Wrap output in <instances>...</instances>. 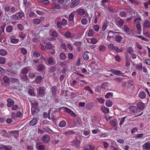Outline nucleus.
<instances>
[{"mask_svg":"<svg viewBox=\"0 0 150 150\" xmlns=\"http://www.w3.org/2000/svg\"><path fill=\"white\" fill-rule=\"evenodd\" d=\"M67 21L65 18H63L61 22L58 21H57V28L60 29L62 28V26H65L67 25Z\"/></svg>","mask_w":150,"mask_h":150,"instance_id":"1","label":"nucleus"},{"mask_svg":"<svg viewBox=\"0 0 150 150\" xmlns=\"http://www.w3.org/2000/svg\"><path fill=\"white\" fill-rule=\"evenodd\" d=\"M125 66L127 67H129L130 65L132 60L131 58L127 55L125 57Z\"/></svg>","mask_w":150,"mask_h":150,"instance_id":"2","label":"nucleus"},{"mask_svg":"<svg viewBox=\"0 0 150 150\" xmlns=\"http://www.w3.org/2000/svg\"><path fill=\"white\" fill-rule=\"evenodd\" d=\"M44 60L45 61L46 63L47 64L52 65L54 63L53 58L51 57L48 58L47 60H46L45 59Z\"/></svg>","mask_w":150,"mask_h":150,"instance_id":"3","label":"nucleus"},{"mask_svg":"<svg viewBox=\"0 0 150 150\" xmlns=\"http://www.w3.org/2000/svg\"><path fill=\"white\" fill-rule=\"evenodd\" d=\"M142 148L144 150H150V142H148L142 145Z\"/></svg>","mask_w":150,"mask_h":150,"instance_id":"4","label":"nucleus"},{"mask_svg":"<svg viewBox=\"0 0 150 150\" xmlns=\"http://www.w3.org/2000/svg\"><path fill=\"white\" fill-rule=\"evenodd\" d=\"M41 144V142H37L36 143V148L38 150H44V146Z\"/></svg>","mask_w":150,"mask_h":150,"instance_id":"5","label":"nucleus"},{"mask_svg":"<svg viewBox=\"0 0 150 150\" xmlns=\"http://www.w3.org/2000/svg\"><path fill=\"white\" fill-rule=\"evenodd\" d=\"M31 112L32 115H34L39 111L38 108L36 106H33L31 107Z\"/></svg>","mask_w":150,"mask_h":150,"instance_id":"6","label":"nucleus"},{"mask_svg":"<svg viewBox=\"0 0 150 150\" xmlns=\"http://www.w3.org/2000/svg\"><path fill=\"white\" fill-rule=\"evenodd\" d=\"M50 137L47 134H45L42 138V141L44 143L48 142L50 139Z\"/></svg>","mask_w":150,"mask_h":150,"instance_id":"7","label":"nucleus"},{"mask_svg":"<svg viewBox=\"0 0 150 150\" xmlns=\"http://www.w3.org/2000/svg\"><path fill=\"white\" fill-rule=\"evenodd\" d=\"M39 94L40 95H43L45 94V89L43 87H39L37 89Z\"/></svg>","mask_w":150,"mask_h":150,"instance_id":"8","label":"nucleus"},{"mask_svg":"<svg viewBox=\"0 0 150 150\" xmlns=\"http://www.w3.org/2000/svg\"><path fill=\"white\" fill-rule=\"evenodd\" d=\"M79 0H75L71 4L70 7L71 8H74L77 6L79 3Z\"/></svg>","mask_w":150,"mask_h":150,"instance_id":"9","label":"nucleus"},{"mask_svg":"<svg viewBox=\"0 0 150 150\" xmlns=\"http://www.w3.org/2000/svg\"><path fill=\"white\" fill-rule=\"evenodd\" d=\"M117 32H113L111 30H110L108 33V36L107 37V39L108 41H110L109 38H113V35L115 33H117Z\"/></svg>","mask_w":150,"mask_h":150,"instance_id":"10","label":"nucleus"},{"mask_svg":"<svg viewBox=\"0 0 150 150\" xmlns=\"http://www.w3.org/2000/svg\"><path fill=\"white\" fill-rule=\"evenodd\" d=\"M72 143L73 145L77 148L79 147L80 145V142L77 138L74 139Z\"/></svg>","mask_w":150,"mask_h":150,"instance_id":"11","label":"nucleus"},{"mask_svg":"<svg viewBox=\"0 0 150 150\" xmlns=\"http://www.w3.org/2000/svg\"><path fill=\"white\" fill-rule=\"evenodd\" d=\"M7 101L8 102L7 105L8 107H11L14 104V102L11 98L8 99Z\"/></svg>","mask_w":150,"mask_h":150,"instance_id":"12","label":"nucleus"},{"mask_svg":"<svg viewBox=\"0 0 150 150\" xmlns=\"http://www.w3.org/2000/svg\"><path fill=\"white\" fill-rule=\"evenodd\" d=\"M76 11H77L78 13L81 16L84 15L86 12V10L80 8L78 9Z\"/></svg>","mask_w":150,"mask_h":150,"instance_id":"13","label":"nucleus"},{"mask_svg":"<svg viewBox=\"0 0 150 150\" xmlns=\"http://www.w3.org/2000/svg\"><path fill=\"white\" fill-rule=\"evenodd\" d=\"M124 23V21L122 19L117 20L116 21V24L119 27H120L123 26Z\"/></svg>","mask_w":150,"mask_h":150,"instance_id":"14","label":"nucleus"},{"mask_svg":"<svg viewBox=\"0 0 150 150\" xmlns=\"http://www.w3.org/2000/svg\"><path fill=\"white\" fill-rule=\"evenodd\" d=\"M149 27H150V22L149 21H144L143 24V28H148Z\"/></svg>","mask_w":150,"mask_h":150,"instance_id":"15","label":"nucleus"},{"mask_svg":"<svg viewBox=\"0 0 150 150\" xmlns=\"http://www.w3.org/2000/svg\"><path fill=\"white\" fill-rule=\"evenodd\" d=\"M38 119L37 118H33L29 122L30 126H34L36 125L38 122Z\"/></svg>","mask_w":150,"mask_h":150,"instance_id":"16","label":"nucleus"},{"mask_svg":"<svg viewBox=\"0 0 150 150\" xmlns=\"http://www.w3.org/2000/svg\"><path fill=\"white\" fill-rule=\"evenodd\" d=\"M93 103L92 102H88L86 105V107L88 110H91L92 109L93 107Z\"/></svg>","mask_w":150,"mask_h":150,"instance_id":"17","label":"nucleus"},{"mask_svg":"<svg viewBox=\"0 0 150 150\" xmlns=\"http://www.w3.org/2000/svg\"><path fill=\"white\" fill-rule=\"evenodd\" d=\"M43 129L44 131L50 133L51 134H53L54 133L53 131L48 126L44 127Z\"/></svg>","mask_w":150,"mask_h":150,"instance_id":"18","label":"nucleus"},{"mask_svg":"<svg viewBox=\"0 0 150 150\" xmlns=\"http://www.w3.org/2000/svg\"><path fill=\"white\" fill-rule=\"evenodd\" d=\"M28 93L30 96H35V94L34 91V89L33 88L29 89L28 91Z\"/></svg>","mask_w":150,"mask_h":150,"instance_id":"19","label":"nucleus"},{"mask_svg":"<svg viewBox=\"0 0 150 150\" xmlns=\"http://www.w3.org/2000/svg\"><path fill=\"white\" fill-rule=\"evenodd\" d=\"M110 71L116 75H120L121 73V71H120L114 70L113 69H111Z\"/></svg>","mask_w":150,"mask_h":150,"instance_id":"20","label":"nucleus"},{"mask_svg":"<svg viewBox=\"0 0 150 150\" xmlns=\"http://www.w3.org/2000/svg\"><path fill=\"white\" fill-rule=\"evenodd\" d=\"M101 110L105 113H109V109L105 106H102L101 108Z\"/></svg>","mask_w":150,"mask_h":150,"instance_id":"21","label":"nucleus"},{"mask_svg":"<svg viewBox=\"0 0 150 150\" xmlns=\"http://www.w3.org/2000/svg\"><path fill=\"white\" fill-rule=\"evenodd\" d=\"M139 96L140 98L143 99L146 97V94L144 92L141 91L139 93Z\"/></svg>","mask_w":150,"mask_h":150,"instance_id":"22","label":"nucleus"},{"mask_svg":"<svg viewBox=\"0 0 150 150\" xmlns=\"http://www.w3.org/2000/svg\"><path fill=\"white\" fill-rule=\"evenodd\" d=\"M21 79L22 81H26L28 82L29 81V79L25 75H23L21 76Z\"/></svg>","mask_w":150,"mask_h":150,"instance_id":"23","label":"nucleus"},{"mask_svg":"<svg viewBox=\"0 0 150 150\" xmlns=\"http://www.w3.org/2000/svg\"><path fill=\"white\" fill-rule=\"evenodd\" d=\"M137 107L140 109H142L144 108V104L142 102H139L137 104Z\"/></svg>","mask_w":150,"mask_h":150,"instance_id":"24","label":"nucleus"},{"mask_svg":"<svg viewBox=\"0 0 150 150\" xmlns=\"http://www.w3.org/2000/svg\"><path fill=\"white\" fill-rule=\"evenodd\" d=\"M43 79V77L41 76H39L37 77L35 80V83L37 84L39 83Z\"/></svg>","mask_w":150,"mask_h":150,"instance_id":"25","label":"nucleus"},{"mask_svg":"<svg viewBox=\"0 0 150 150\" xmlns=\"http://www.w3.org/2000/svg\"><path fill=\"white\" fill-rule=\"evenodd\" d=\"M66 125V122L64 120L61 121L59 124V126L60 127H65Z\"/></svg>","mask_w":150,"mask_h":150,"instance_id":"26","label":"nucleus"},{"mask_svg":"<svg viewBox=\"0 0 150 150\" xmlns=\"http://www.w3.org/2000/svg\"><path fill=\"white\" fill-rule=\"evenodd\" d=\"M108 83L107 82H105L103 83L101 85V87L102 88L104 89H107L108 88Z\"/></svg>","mask_w":150,"mask_h":150,"instance_id":"27","label":"nucleus"},{"mask_svg":"<svg viewBox=\"0 0 150 150\" xmlns=\"http://www.w3.org/2000/svg\"><path fill=\"white\" fill-rule=\"evenodd\" d=\"M3 80L5 83H9L10 81V78L7 76H4L3 77Z\"/></svg>","mask_w":150,"mask_h":150,"instance_id":"28","label":"nucleus"},{"mask_svg":"<svg viewBox=\"0 0 150 150\" xmlns=\"http://www.w3.org/2000/svg\"><path fill=\"white\" fill-rule=\"evenodd\" d=\"M45 68V67L42 64H40L38 66L37 70L40 71L43 70Z\"/></svg>","mask_w":150,"mask_h":150,"instance_id":"29","label":"nucleus"},{"mask_svg":"<svg viewBox=\"0 0 150 150\" xmlns=\"http://www.w3.org/2000/svg\"><path fill=\"white\" fill-rule=\"evenodd\" d=\"M89 53L88 52H85L83 54V58L85 60H87L89 59V56L88 53Z\"/></svg>","mask_w":150,"mask_h":150,"instance_id":"30","label":"nucleus"},{"mask_svg":"<svg viewBox=\"0 0 150 150\" xmlns=\"http://www.w3.org/2000/svg\"><path fill=\"white\" fill-rule=\"evenodd\" d=\"M88 22V21L87 19L85 18H83L81 20V23L83 25H86Z\"/></svg>","mask_w":150,"mask_h":150,"instance_id":"31","label":"nucleus"},{"mask_svg":"<svg viewBox=\"0 0 150 150\" xmlns=\"http://www.w3.org/2000/svg\"><path fill=\"white\" fill-rule=\"evenodd\" d=\"M137 69L139 70H142V64L140 63L137 64L135 67Z\"/></svg>","mask_w":150,"mask_h":150,"instance_id":"32","label":"nucleus"},{"mask_svg":"<svg viewBox=\"0 0 150 150\" xmlns=\"http://www.w3.org/2000/svg\"><path fill=\"white\" fill-rule=\"evenodd\" d=\"M19 41V39L11 38V39L10 42L11 43L13 44L18 43Z\"/></svg>","mask_w":150,"mask_h":150,"instance_id":"33","label":"nucleus"},{"mask_svg":"<svg viewBox=\"0 0 150 150\" xmlns=\"http://www.w3.org/2000/svg\"><path fill=\"white\" fill-rule=\"evenodd\" d=\"M123 79L122 78L118 77L114 78V80L115 81L119 83L122 81Z\"/></svg>","mask_w":150,"mask_h":150,"instance_id":"34","label":"nucleus"},{"mask_svg":"<svg viewBox=\"0 0 150 150\" xmlns=\"http://www.w3.org/2000/svg\"><path fill=\"white\" fill-rule=\"evenodd\" d=\"M7 53V51L4 49H1L0 50V54L2 56H5Z\"/></svg>","mask_w":150,"mask_h":150,"instance_id":"35","label":"nucleus"},{"mask_svg":"<svg viewBox=\"0 0 150 150\" xmlns=\"http://www.w3.org/2000/svg\"><path fill=\"white\" fill-rule=\"evenodd\" d=\"M33 22L34 24L38 25L40 23V20L39 18H35L33 20Z\"/></svg>","mask_w":150,"mask_h":150,"instance_id":"36","label":"nucleus"},{"mask_svg":"<svg viewBox=\"0 0 150 150\" xmlns=\"http://www.w3.org/2000/svg\"><path fill=\"white\" fill-rule=\"evenodd\" d=\"M71 34L69 31L66 32L64 35V36L66 38H69L71 37Z\"/></svg>","mask_w":150,"mask_h":150,"instance_id":"37","label":"nucleus"},{"mask_svg":"<svg viewBox=\"0 0 150 150\" xmlns=\"http://www.w3.org/2000/svg\"><path fill=\"white\" fill-rule=\"evenodd\" d=\"M87 146L89 150H94L96 148L95 145L93 144H89Z\"/></svg>","mask_w":150,"mask_h":150,"instance_id":"38","label":"nucleus"},{"mask_svg":"<svg viewBox=\"0 0 150 150\" xmlns=\"http://www.w3.org/2000/svg\"><path fill=\"white\" fill-rule=\"evenodd\" d=\"M113 94L112 93L109 92L106 93L105 96L106 98H111L112 97Z\"/></svg>","mask_w":150,"mask_h":150,"instance_id":"39","label":"nucleus"},{"mask_svg":"<svg viewBox=\"0 0 150 150\" xmlns=\"http://www.w3.org/2000/svg\"><path fill=\"white\" fill-rule=\"evenodd\" d=\"M53 45L50 42H48L46 45L45 47L48 49H51L53 47Z\"/></svg>","mask_w":150,"mask_h":150,"instance_id":"40","label":"nucleus"},{"mask_svg":"<svg viewBox=\"0 0 150 150\" xmlns=\"http://www.w3.org/2000/svg\"><path fill=\"white\" fill-rule=\"evenodd\" d=\"M115 39L116 42H120L122 40V37L120 35H117L115 36Z\"/></svg>","mask_w":150,"mask_h":150,"instance_id":"41","label":"nucleus"},{"mask_svg":"<svg viewBox=\"0 0 150 150\" xmlns=\"http://www.w3.org/2000/svg\"><path fill=\"white\" fill-rule=\"evenodd\" d=\"M74 15L73 13H71L69 15V21H74Z\"/></svg>","mask_w":150,"mask_h":150,"instance_id":"42","label":"nucleus"},{"mask_svg":"<svg viewBox=\"0 0 150 150\" xmlns=\"http://www.w3.org/2000/svg\"><path fill=\"white\" fill-rule=\"evenodd\" d=\"M17 27L18 30L22 31L24 30V26L21 24H18L17 25Z\"/></svg>","mask_w":150,"mask_h":150,"instance_id":"43","label":"nucleus"},{"mask_svg":"<svg viewBox=\"0 0 150 150\" xmlns=\"http://www.w3.org/2000/svg\"><path fill=\"white\" fill-rule=\"evenodd\" d=\"M97 100L98 102L100 103L103 104L104 103V99L101 97L97 98Z\"/></svg>","mask_w":150,"mask_h":150,"instance_id":"44","label":"nucleus"},{"mask_svg":"<svg viewBox=\"0 0 150 150\" xmlns=\"http://www.w3.org/2000/svg\"><path fill=\"white\" fill-rule=\"evenodd\" d=\"M52 94L53 95H55L57 92V87L55 86H53L52 87Z\"/></svg>","mask_w":150,"mask_h":150,"instance_id":"45","label":"nucleus"},{"mask_svg":"<svg viewBox=\"0 0 150 150\" xmlns=\"http://www.w3.org/2000/svg\"><path fill=\"white\" fill-rule=\"evenodd\" d=\"M91 43L93 44H96L98 41L96 39L94 38H91Z\"/></svg>","mask_w":150,"mask_h":150,"instance_id":"46","label":"nucleus"},{"mask_svg":"<svg viewBox=\"0 0 150 150\" xmlns=\"http://www.w3.org/2000/svg\"><path fill=\"white\" fill-rule=\"evenodd\" d=\"M93 33L94 31L93 30L91 29H90L89 30L87 35L88 36L91 37L93 35Z\"/></svg>","mask_w":150,"mask_h":150,"instance_id":"47","label":"nucleus"},{"mask_svg":"<svg viewBox=\"0 0 150 150\" xmlns=\"http://www.w3.org/2000/svg\"><path fill=\"white\" fill-rule=\"evenodd\" d=\"M33 56L34 58H36L40 57V53L37 51H35L33 54Z\"/></svg>","mask_w":150,"mask_h":150,"instance_id":"48","label":"nucleus"},{"mask_svg":"<svg viewBox=\"0 0 150 150\" xmlns=\"http://www.w3.org/2000/svg\"><path fill=\"white\" fill-rule=\"evenodd\" d=\"M114 50H115L116 52H122L123 50L122 48H119L117 46H115Z\"/></svg>","mask_w":150,"mask_h":150,"instance_id":"49","label":"nucleus"},{"mask_svg":"<svg viewBox=\"0 0 150 150\" xmlns=\"http://www.w3.org/2000/svg\"><path fill=\"white\" fill-rule=\"evenodd\" d=\"M105 105L107 106L110 107L112 105V102L109 100H107L106 102Z\"/></svg>","mask_w":150,"mask_h":150,"instance_id":"50","label":"nucleus"},{"mask_svg":"<svg viewBox=\"0 0 150 150\" xmlns=\"http://www.w3.org/2000/svg\"><path fill=\"white\" fill-rule=\"evenodd\" d=\"M13 29V27L11 25H10L6 28V30L7 32L10 33L12 30Z\"/></svg>","mask_w":150,"mask_h":150,"instance_id":"51","label":"nucleus"},{"mask_svg":"<svg viewBox=\"0 0 150 150\" xmlns=\"http://www.w3.org/2000/svg\"><path fill=\"white\" fill-rule=\"evenodd\" d=\"M99 26L98 25H96L93 26V29L96 32H98L99 30Z\"/></svg>","mask_w":150,"mask_h":150,"instance_id":"52","label":"nucleus"},{"mask_svg":"<svg viewBox=\"0 0 150 150\" xmlns=\"http://www.w3.org/2000/svg\"><path fill=\"white\" fill-rule=\"evenodd\" d=\"M60 58L62 59H64L66 58V55L64 53H61L59 55Z\"/></svg>","mask_w":150,"mask_h":150,"instance_id":"53","label":"nucleus"},{"mask_svg":"<svg viewBox=\"0 0 150 150\" xmlns=\"http://www.w3.org/2000/svg\"><path fill=\"white\" fill-rule=\"evenodd\" d=\"M17 8L14 6H11V8L10 12L13 13H15L17 11Z\"/></svg>","mask_w":150,"mask_h":150,"instance_id":"54","label":"nucleus"},{"mask_svg":"<svg viewBox=\"0 0 150 150\" xmlns=\"http://www.w3.org/2000/svg\"><path fill=\"white\" fill-rule=\"evenodd\" d=\"M99 50L100 51L103 52H104L105 50V47L104 45H101L99 47Z\"/></svg>","mask_w":150,"mask_h":150,"instance_id":"55","label":"nucleus"},{"mask_svg":"<svg viewBox=\"0 0 150 150\" xmlns=\"http://www.w3.org/2000/svg\"><path fill=\"white\" fill-rule=\"evenodd\" d=\"M119 15L122 17H125L127 15V13L126 12L124 11H122L120 12Z\"/></svg>","mask_w":150,"mask_h":150,"instance_id":"56","label":"nucleus"},{"mask_svg":"<svg viewBox=\"0 0 150 150\" xmlns=\"http://www.w3.org/2000/svg\"><path fill=\"white\" fill-rule=\"evenodd\" d=\"M16 114L15 112H12L11 114V117L14 119L16 120L17 119V117L16 116Z\"/></svg>","mask_w":150,"mask_h":150,"instance_id":"57","label":"nucleus"},{"mask_svg":"<svg viewBox=\"0 0 150 150\" xmlns=\"http://www.w3.org/2000/svg\"><path fill=\"white\" fill-rule=\"evenodd\" d=\"M28 70L27 68H24L21 70V72L23 74H25L28 73Z\"/></svg>","mask_w":150,"mask_h":150,"instance_id":"58","label":"nucleus"},{"mask_svg":"<svg viewBox=\"0 0 150 150\" xmlns=\"http://www.w3.org/2000/svg\"><path fill=\"white\" fill-rule=\"evenodd\" d=\"M11 6H6L4 7L5 11L7 12H10L11 10Z\"/></svg>","mask_w":150,"mask_h":150,"instance_id":"59","label":"nucleus"},{"mask_svg":"<svg viewBox=\"0 0 150 150\" xmlns=\"http://www.w3.org/2000/svg\"><path fill=\"white\" fill-rule=\"evenodd\" d=\"M115 60L116 61L120 62L121 61V59L120 56L117 55L115 57Z\"/></svg>","mask_w":150,"mask_h":150,"instance_id":"60","label":"nucleus"},{"mask_svg":"<svg viewBox=\"0 0 150 150\" xmlns=\"http://www.w3.org/2000/svg\"><path fill=\"white\" fill-rule=\"evenodd\" d=\"M13 134L14 137L16 138L18 137L19 135V133L18 131H14L12 132Z\"/></svg>","mask_w":150,"mask_h":150,"instance_id":"61","label":"nucleus"},{"mask_svg":"<svg viewBox=\"0 0 150 150\" xmlns=\"http://www.w3.org/2000/svg\"><path fill=\"white\" fill-rule=\"evenodd\" d=\"M91 132L89 130H85L83 131V134L85 136H87Z\"/></svg>","mask_w":150,"mask_h":150,"instance_id":"62","label":"nucleus"},{"mask_svg":"<svg viewBox=\"0 0 150 150\" xmlns=\"http://www.w3.org/2000/svg\"><path fill=\"white\" fill-rule=\"evenodd\" d=\"M115 47V46H114V45L112 44H110L108 45V47L109 49L113 50H114Z\"/></svg>","mask_w":150,"mask_h":150,"instance_id":"63","label":"nucleus"},{"mask_svg":"<svg viewBox=\"0 0 150 150\" xmlns=\"http://www.w3.org/2000/svg\"><path fill=\"white\" fill-rule=\"evenodd\" d=\"M6 60L3 57H0V63L2 64H4L5 63Z\"/></svg>","mask_w":150,"mask_h":150,"instance_id":"64","label":"nucleus"}]
</instances>
